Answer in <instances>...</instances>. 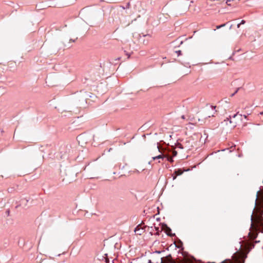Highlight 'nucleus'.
<instances>
[{
  "mask_svg": "<svg viewBox=\"0 0 263 263\" xmlns=\"http://www.w3.org/2000/svg\"><path fill=\"white\" fill-rule=\"evenodd\" d=\"M181 118L183 119H185V116L184 115L182 116H181Z\"/></svg>",
  "mask_w": 263,
  "mask_h": 263,
  "instance_id": "obj_15",
  "label": "nucleus"
},
{
  "mask_svg": "<svg viewBox=\"0 0 263 263\" xmlns=\"http://www.w3.org/2000/svg\"><path fill=\"white\" fill-rule=\"evenodd\" d=\"M222 124L228 125L229 128L231 129L234 128L237 126V122L236 121H232L229 118L225 119L223 122H222Z\"/></svg>",
  "mask_w": 263,
  "mask_h": 263,
  "instance_id": "obj_1",
  "label": "nucleus"
},
{
  "mask_svg": "<svg viewBox=\"0 0 263 263\" xmlns=\"http://www.w3.org/2000/svg\"><path fill=\"white\" fill-rule=\"evenodd\" d=\"M152 159L154 160H157V159H159V160L161 159L162 160H163L162 155L161 154L159 155L158 156H155V157H153L152 158Z\"/></svg>",
  "mask_w": 263,
  "mask_h": 263,
  "instance_id": "obj_5",
  "label": "nucleus"
},
{
  "mask_svg": "<svg viewBox=\"0 0 263 263\" xmlns=\"http://www.w3.org/2000/svg\"><path fill=\"white\" fill-rule=\"evenodd\" d=\"M183 171L181 169H178L174 172L175 174V176L173 177V180H175L177 176H179L182 174Z\"/></svg>",
  "mask_w": 263,
  "mask_h": 263,
  "instance_id": "obj_2",
  "label": "nucleus"
},
{
  "mask_svg": "<svg viewBox=\"0 0 263 263\" xmlns=\"http://www.w3.org/2000/svg\"><path fill=\"white\" fill-rule=\"evenodd\" d=\"M221 263H241V262L240 261H237V262L233 261V260H230V259H226L225 260L222 261Z\"/></svg>",
  "mask_w": 263,
  "mask_h": 263,
  "instance_id": "obj_6",
  "label": "nucleus"
},
{
  "mask_svg": "<svg viewBox=\"0 0 263 263\" xmlns=\"http://www.w3.org/2000/svg\"><path fill=\"white\" fill-rule=\"evenodd\" d=\"M237 92V91L236 90L234 93L231 94V97H233Z\"/></svg>",
  "mask_w": 263,
  "mask_h": 263,
  "instance_id": "obj_13",
  "label": "nucleus"
},
{
  "mask_svg": "<svg viewBox=\"0 0 263 263\" xmlns=\"http://www.w3.org/2000/svg\"><path fill=\"white\" fill-rule=\"evenodd\" d=\"M240 25H241V24H238L237 25V28H239Z\"/></svg>",
  "mask_w": 263,
  "mask_h": 263,
  "instance_id": "obj_16",
  "label": "nucleus"
},
{
  "mask_svg": "<svg viewBox=\"0 0 263 263\" xmlns=\"http://www.w3.org/2000/svg\"><path fill=\"white\" fill-rule=\"evenodd\" d=\"M231 1V0H226V4L229 5L231 6V4H230V2Z\"/></svg>",
  "mask_w": 263,
  "mask_h": 263,
  "instance_id": "obj_9",
  "label": "nucleus"
},
{
  "mask_svg": "<svg viewBox=\"0 0 263 263\" xmlns=\"http://www.w3.org/2000/svg\"><path fill=\"white\" fill-rule=\"evenodd\" d=\"M133 172H134V173H139V172L138 170H134V171H133Z\"/></svg>",
  "mask_w": 263,
  "mask_h": 263,
  "instance_id": "obj_12",
  "label": "nucleus"
},
{
  "mask_svg": "<svg viewBox=\"0 0 263 263\" xmlns=\"http://www.w3.org/2000/svg\"><path fill=\"white\" fill-rule=\"evenodd\" d=\"M260 115H263V111L260 113Z\"/></svg>",
  "mask_w": 263,
  "mask_h": 263,
  "instance_id": "obj_17",
  "label": "nucleus"
},
{
  "mask_svg": "<svg viewBox=\"0 0 263 263\" xmlns=\"http://www.w3.org/2000/svg\"><path fill=\"white\" fill-rule=\"evenodd\" d=\"M245 23H246L245 21H244V20H242V21H241V22H240V24H241H241H245Z\"/></svg>",
  "mask_w": 263,
  "mask_h": 263,
  "instance_id": "obj_11",
  "label": "nucleus"
},
{
  "mask_svg": "<svg viewBox=\"0 0 263 263\" xmlns=\"http://www.w3.org/2000/svg\"><path fill=\"white\" fill-rule=\"evenodd\" d=\"M237 115H238V114L234 115L233 116V118H235L236 116H237Z\"/></svg>",
  "mask_w": 263,
  "mask_h": 263,
  "instance_id": "obj_14",
  "label": "nucleus"
},
{
  "mask_svg": "<svg viewBox=\"0 0 263 263\" xmlns=\"http://www.w3.org/2000/svg\"><path fill=\"white\" fill-rule=\"evenodd\" d=\"M157 148H158L159 149V151L161 153V154L162 155V157H163V159L164 158H166L167 159V158L168 157L169 155L168 154H166L165 152H162L160 149V147H159V146L158 145L157 146Z\"/></svg>",
  "mask_w": 263,
  "mask_h": 263,
  "instance_id": "obj_4",
  "label": "nucleus"
},
{
  "mask_svg": "<svg viewBox=\"0 0 263 263\" xmlns=\"http://www.w3.org/2000/svg\"><path fill=\"white\" fill-rule=\"evenodd\" d=\"M158 162H159V163H160V162H161V161H160V160H159Z\"/></svg>",
  "mask_w": 263,
  "mask_h": 263,
  "instance_id": "obj_18",
  "label": "nucleus"
},
{
  "mask_svg": "<svg viewBox=\"0 0 263 263\" xmlns=\"http://www.w3.org/2000/svg\"><path fill=\"white\" fill-rule=\"evenodd\" d=\"M167 161H170V162H173V158H172L171 157H170V156H168V157L167 158Z\"/></svg>",
  "mask_w": 263,
  "mask_h": 263,
  "instance_id": "obj_7",
  "label": "nucleus"
},
{
  "mask_svg": "<svg viewBox=\"0 0 263 263\" xmlns=\"http://www.w3.org/2000/svg\"><path fill=\"white\" fill-rule=\"evenodd\" d=\"M135 232L138 235H141L143 230H141L140 226L139 225L135 228Z\"/></svg>",
  "mask_w": 263,
  "mask_h": 263,
  "instance_id": "obj_3",
  "label": "nucleus"
},
{
  "mask_svg": "<svg viewBox=\"0 0 263 263\" xmlns=\"http://www.w3.org/2000/svg\"><path fill=\"white\" fill-rule=\"evenodd\" d=\"M225 26V24H223V25H220V26H217V28L219 29V28H221V27H222L223 26Z\"/></svg>",
  "mask_w": 263,
  "mask_h": 263,
  "instance_id": "obj_10",
  "label": "nucleus"
},
{
  "mask_svg": "<svg viewBox=\"0 0 263 263\" xmlns=\"http://www.w3.org/2000/svg\"><path fill=\"white\" fill-rule=\"evenodd\" d=\"M172 154H173V156L175 157L177 155V152L175 151H174L173 152H172Z\"/></svg>",
  "mask_w": 263,
  "mask_h": 263,
  "instance_id": "obj_8",
  "label": "nucleus"
}]
</instances>
